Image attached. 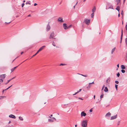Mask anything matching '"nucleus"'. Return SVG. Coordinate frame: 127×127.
<instances>
[{"label":"nucleus","mask_w":127,"mask_h":127,"mask_svg":"<svg viewBox=\"0 0 127 127\" xmlns=\"http://www.w3.org/2000/svg\"><path fill=\"white\" fill-rule=\"evenodd\" d=\"M117 66L118 67V68H119V64H118L117 65Z\"/></svg>","instance_id":"obj_55"},{"label":"nucleus","mask_w":127,"mask_h":127,"mask_svg":"<svg viewBox=\"0 0 127 127\" xmlns=\"http://www.w3.org/2000/svg\"><path fill=\"white\" fill-rule=\"evenodd\" d=\"M95 7H94V8L92 9V11L93 12V13H94L95 11Z\"/></svg>","instance_id":"obj_21"},{"label":"nucleus","mask_w":127,"mask_h":127,"mask_svg":"<svg viewBox=\"0 0 127 127\" xmlns=\"http://www.w3.org/2000/svg\"><path fill=\"white\" fill-rule=\"evenodd\" d=\"M25 5V4L24 3H23L22 5V7H23L24 6V5Z\"/></svg>","instance_id":"obj_42"},{"label":"nucleus","mask_w":127,"mask_h":127,"mask_svg":"<svg viewBox=\"0 0 127 127\" xmlns=\"http://www.w3.org/2000/svg\"><path fill=\"white\" fill-rule=\"evenodd\" d=\"M88 76L87 75H84V77H88Z\"/></svg>","instance_id":"obj_46"},{"label":"nucleus","mask_w":127,"mask_h":127,"mask_svg":"<svg viewBox=\"0 0 127 127\" xmlns=\"http://www.w3.org/2000/svg\"><path fill=\"white\" fill-rule=\"evenodd\" d=\"M5 97V96H0V99H1L3 98L4 97Z\"/></svg>","instance_id":"obj_26"},{"label":"nucleus","mask_w":127,"mask_h":127,"mask_svg":"<svg viewBox=\"0 0 127 127\" xmlns=\"http://www.w3.org/2000/svg\"><path fill=\"white\" fill-rule=\"evenodd\" d=\"M118 85L116 84L115 85V87L116 89V90H117V87H118Z\"/></svg>","instance_id":"obj_33"},{"label":"nucleus","mask_w":127,"mask_h":127,"mask_svg":"<svg viewBox=\"0 0 127 127\" xmlns=\"http://www.w3.org/2000/svg\"><path fill=\"white\" fill-rule=\"evenodd\" d=\"M121 35H123V30H122V31H121Z\"/></svg>","instance_id":"obj_53"},{"label":"nucleus","mask_w":127,"mask_h":127,"mask_svg":"<svg viewBox=\"0 0 127 127\" xmlns=\"http://www.w3.org/2000/svg\"><path fill=\"white\" fill-rule=\"evenodd\" d=\"M125 41L126 45L127 46V38H126Z\"/></svg>","instance_id":"obj_35"},{"label":"nucleus","mask_w":127,"mask_h":127,"mask_svg":"<svg viewBox=\"0 0 127 127\" xmlns=\"http://www.w3.org/2000/svg\"><path fill=\"white\" fill-rule=\"evenodd\" d=\"M45 47V46H43L42 47H41L39 49V50L37 51V53H38V52L41 51L43 50L44 48Z\"/></svg>","instance_id":"obj_6"},{"label":"nucleus","mask_w":127,"mask_h":127,"mask_svg":"<svg viewBox=\"0 0 127 127\" xmlns=\"http://www.w3.org/2000/svg\"><path fill=\"white\" fill-rule=\"evenodd\" d=\"M53 116V115H51L50 116H49V118H52V117H52V116Z\"/></svg>","instance_id":"obj_41"},{"label":"nucleus","mask_w":127,"mask_h":127,"mask_svg":"<svg viewBox=\"0 0 127 127\" xmlns=\"http://www.w3.org/2000/svg\"><path fill=\"white\" fill-rule=\"evenodd\" d=\"M118 16L119 17L120 16V14L119 13V14H118Z\"/></svg>","instance_id":"obj_56"},{"label":"nucleus","mask_w":127,"mask_h":127,"mask_svg":"<svg viewBox=\"0 0 127 127\" xmlns=\"http://www.w3.org/2000/svg\"><path fill=\"white\" fill-rule=\"evenodd\" d=\"M4 91H5V90H3V91H2V93H3L4 92Z\"/></svg>","instance_id":"obj_63"},{"label":"nucleus","mask_w":127,"mask_h":127,"mask_svg":"<svg viewBox=\"0 0 127 127\" xmlns=\"http://www.w3.org/2000/svg\"><path fill=\"white\" fill-rule=\"evenodd\" d=\"M115 83H116L117 84H118L119 82L118 81L116 80V81H115Z\"/></svg>","instance_id":"obj_38"},{"label":"nucleus","mask_w":127,"mask_h":127,"mask_svg":"<svg viewBox=\"0 0 127 127\" xmlns=\"http://www.w3.org/2000/svg\"><path fill=\"white\" fill-rule=\"evenodd\" d=\"M122 36H123V35H121V41H120L121 43V42H122Z\"/></svg>","instance_id":"obj_31"},{"label":"nucleus","mask_w":127,"mask_h":127,"mask_svg":"<svg viewBox=\"0 0 127 127\" xmlns=\"http://www.w3.org/2000/svg\"><path fill=\"white\" fill-rule=\"evenodd\" d=\"M52 45H53L54 46H55V44L54 43V41H53V42H52Z\"/></svg>","instance_id":"obj_36"},{"label":"nucleus","mask_w":127,"mask_h":127,"mask_svg":"<svg viewBox=\"0 0 127 127\" xmlns=\"http://www.w3.org/2000/svg\"><path fill=\"white\" fill-rule=\"evenodd\" d=\"M12 86V85H11L8 88H10V87H11V86Z\"/></svg>","instance_id":"obj_62"},{"label":"nucleus","mask_w":127,"mask_h":127,"mask_svg":"<svg viewBox=\"0 0 127 127\" xmlns=\"http://www.w3.org/2000/svg\"><path fill=\"white\" fill-rule=\"evenodd\" d=\"M12 80L11 79L9 80H8L7 81V82L5 83V85L7 84L10 81H11Z\"/></svg>","instance_id":"obj_24"},{"label":"nucleus","mask_w":127,"mask_h":127,"mask_svg":"<svg viewBox=\"0 0 127 127\" xmlns=\"http://www.w3.org/2000/svg\"><path fill=\"white\" fill-rule=\"evenodd\" d=\"M37 4V3H35L34 4V6H36Z\"/></svg>","instance_id":"obj_52"},{"label":"nucleus","mask_w":127,"mask_h":127,"mask_svg":"<svg viewBox=\"0 0 127 127\" xmlns=\"http://www.w3.org/2000/svg\"><path fill=\"white\" fill-rule=\"evenodd\" d=\"M9 117L10 118H14V119H15L16 118V117L15 116L12 115V114H10L9 116Z\"/></svg>","instance_id":"obj_12"},{"label":"nucleus","mask_w":127,"mask_h":127,"mask_svg":"<svg viewBox=\"0 0 127 127\" xmlns=\"http://www.w3.org/2000/svg\"><path fill=\"white\" fill-rule=\"evenodd\" d=\"M54 34L53 32H52L50 34V36L49 37V38L50 39L51 38H54Z\"/></svg>","instance_id":"obj_5"},{"label":"nucleus","mask_w":127,"mask_h":127,"mask_svg":"<svg viewBox=\"0 0 127 127\" xmlns=\"http://www.w3.org/2000/svg\"><path fill=\"white\" fill-rule=\"evenodd\" d=\"M121 68L122 69H124L125 68V67L124 65H121Z\"/></svg>","instance_id":"obj_17"},{"label":"nucleus","mask_w":127,"mask_h":127,"mask_svg":"<svg viewBox=\"0 0 127 127\" xmlns=\"http://www.w3.org/2000/svg\"><path fill=\"white\" fill-rule=\"evenodd\" d=\"M26 4H31V3L29 1H27L26 3Z\"/></svg>","instance_id":"obj_30"},{"label":"nucleus","mask_w":127,"mask_h":127,"mask_svg":"<svg viewBox=\"0 0 127 127\" xmlns=\"http://www.w3.org/2000/svg\"><path fill=\"white\" fill-rule=\"evenodd\" d=\"M19 119L21 121H23V118L21 117H19Z\"/></svg>","instance_id":"obj_22"},{"label":"nucleus","mask_w":127,"mask_h":127,"mask_svg":"<svg viewBox=\"0 0 127 127\" xmlns=\"http://www.w3.org/2000/svg\"><path fill=\"white\" fill-rule=\"evenodd\" d=\"M120 121H119L117 124V125H119L120 124Z\"/></svg>","instance_id":"obj_50"},{"label":"nucleus","mask_w":127,"mask_h":127,"mask_svg":"<svg viewBox=\"0 0 127 127\" xmlns=\"http://www.w3.org/2000/svg\"><path fill=\"white\" fill-rule=\"evenodd\" d=\"M111 115V114L110 112H108L105 115V116L107 117L110 116Z\"/></svg>","instance_id":"obj_13"},{"label":"nucleus","mask_w":127,"mask_h":127,"mask_svg":"<svg viewBox=\"0 0 127 127\" xmlns=\"http://www.w3.org/2000/svg\"><path fill=\"white\" fill-rule=\"evenodd\" d=\"M91 84H89V85L88 87H87V88L88 90H89L91 87Z\"/></svg>","instance_id":"obj_18"},{"label":"nucleus","mask_w":127,"mask_h":127,"mask_svg":"<svg viewBox=\"0 0 127 127\" xmlns=\"http://www.w3.org/2000/svg\"><path fill=\"white\" fill-rule=\"evenodd\" d=\"M78 99H80L82 100H83V99L82 98H81V97H79Z\"/></svg>","instance_id":"obj_45"},{"label":"nucleus","mask_w":127,"mask_h":127,"mask_svg":"<svg viewBox=\"0 0 127 127\" xmlns=\"http://www.w3.org/2000/svg\"><path fill=\"white\" fill-rule=\"evenodd\" d=\"M65 65V64H60V66H63V65Z\"/></svg>","instance_id":"obj_37"},{"label":"nucleus","mask_w":127,"mask_h":127,"mask_svg":"<svg viewBox=\"0 0 127 127\" xmlns=\"http://www.w3.org/2000/svg\"><path fill=\"white\" fill-rule=\"evenodd\" d=\"M17 67V66H16L15 67H14L13 68L11 69V72H13V71H14V70H15V69Z\"/></svg>","instance_id":"obj_14"},{"label":"nucleus","mask_w":127,"mask_h":127,"mask_svg":"<svg viewBox=\"0 0 127 127\" xmlns=\"http://www.w3.org/2000/svg\"><path fill=\"white\" fill-rule=\"evenodd\" d=\"M104 85L102 87V89L104 88Z\"/></svg>","instance_id":"obj_60"},{"label":"nucleus","mask_w":127,"mask_h":127,"mask_svg":"<svg viewBox=\"0 0 127 127\" xmlns=\"http://www.w3.org/2000/svg\"><path fill=\"white\" fill-rule=\"evenodd\" d=\"M51 29V27L49 25V23H48V24L47 25L46 28V30L48 32Z\"/></svg>","instance_id":"obj_4"},{"label":"nucleus","mask_w":127,"mask_h":127,"mask_svg":"<svg viewBox=\"0 0 127 127\" xmlns=\"http://www.w3.org/2000/svg\"><path fill=\"white\" fill-rule=\"evenodd\" d=\"M94 13H93L91 14V17L92 18H93L94 16Z\"/></svg>","instance_id":"obj_25"},{"label":"nucleus","mask_w":127,"mask_h":127,"mask_svg":"<svg viewBox=\"0 0 127 127\" xmlns=\"http://www.w3.org/2000/svg\"><path fill=\"white\" fill-rule=\"evenodd\" d=\"M23 53V52H21V55H22Z\"/></svg>","instance_id":"obj_57"},{"label":"nucleus","mask_w":127,"mask_h":127,"mask_svg":"<svg viewBox=\"0 0 127 127\" xmlns=\"http://www.w3.org/2000/svg\"><path fill=\"white\" fill-rule=\"evenodd\" d=\"M31 16V15L30 14H29L28 16V17H30Z\"/></svg>","instance_id":"obj_61"},{"label":"nucleus","mask_w":127,"mask_h":127,"mask_svg":"<svg viewBox=\"0 0 127 127\" xmlns=\"http://www.w3.org/2000/svg\"><path fill=\"white\" fill-rule=\"evenodd\" d=\"M95 95L94 96V99H95Z\"/></svg>","instance_id":"obj_58"},{"label":"nucleus","mask_w":127,"mask_h":127,"mask_svg":"<svg viewBox=\"0 0 127 127\" xmlns=\"http://www.w3.org/2000/svg\"><path fill=\"white\" fill-rule=\"evenodd\" d=\"M3 80L2 79H0V81L1 82H3Z\"/></svg>","instance_id":"obj_39"},{"label":"nucleus","mask_w":127,"mask_h":127,"mask_svg":"<svg viewBox=\"0 0 127 127\" xmlns=\"http://www.w3.org/2000/svg\"><path fill=\"white\" fill-rule=\"evenodd\" d=\"M117 76L118 77H119L120 75V74L119 72L117 74Z\"/></svg>","instance_id":"obj_29"},{"label":"nucleus","mask_w":127,"mask_h":127,"mask_svg":"<svg viewBox=\"0 0 127 127\" xmlns=\"http://www.w3.org/2000/svg\"><path fill=\"white\" fill-rule=\"evenodd\" d=\"M77 93H77V92H76L74 94H73V95H76V94H77Z\"/></svg>","instance_id":"obj_43"},{"label":"nucleus","mask_w":127,"mask_h":127,"mask_svg":"<svg viewBox=\"0 0 127 127\" xmlns=\"http://www.w3.org/2000/svg\"><path fill=\"white\" fill-rule=\"evenodd\" d=\"M78 74H79V75H80L83 76H84V75H83V74H79V73H78Z\"/></svg>","instance_id":"obj_44"},{"label":"nucleus","mask_w":127,"mask_h":127,"mask_svg":"<svg viewBox=\"0 0 127 127\" xmlns=\"http://www.w3.org/2000/svg\"><path fill=\"white\" fill-rule=\"evenodd\" d=\"M58 21L61 22H64V21L63 20V18L62 17H59L58 19Z\"/></svg>","instance_id":"obj_9"},{"label":"nucleus","mask_w":127,"mask_h":127,"mask_svg":"<svg viewBox=\"0 0 127 127\" xmlns=\"http://www.w3.org/2000/svg\"><path fill=\"white\" fill-rule=\"evenodd\" d=\"M121 72L123 73H124L125 72V71L124 70L122 69L121 70Z\"/></svg>","instance_id":"obj_32"},{"label":"nucleus","mask_w":127,"mask_h":127,"mask_svg":"<svg viewBox=\"0 0 127 127\" xmlns=\"http://www.w3.org/2000/svg\"><path fill=\"white\" fill-rule=\"evenodd\" d=\"M109 8L112 9H113V6L112 5H111L109 7V8H108L107 9L106 8V9H109Z\"/></svg>","instance_id":"obj_20"},{"label":"nucleus","mask_w":127,"mask_h":127,"mask_svg":"<svg viewBox=\"0 0 127 127\" xmlns=\"http://www.w3.org/2000/svg\"><path fill=\"white\" fill-rule=\"evenodd\" d=\"M121 14H122V15H123V11H122V12L121 13Z\"/></svg>","instance_id":"obj_48"},{"label":"nucleus","mask_w":127,"mask_h":127,"mask_svg":"<svg viewBox=\"0 0 127 127\" xmlns=\"http://www.w3.org/2000/svg\"><path fill=\"white\" fill-rule=\"evenodd\" d=\"M6 75L5 74H3L1 75L0 76V78H2L4 79Z\"/></svg>","instance_id":"obj_11"},{"label":"nucleus","mask_w":127,"mask_h":127,"mask_svg":"<svg viewBox=\"0 0 127 127\" xmlns=\"http://www.w3.org/2000/svg\"><path fill=\"white\" fill-rule=\"evenodd\" d=\"M109 79H108L107 80H106V82L107 83H108V80Z\"/></svg>","instance_id":"obj_47"},{"label":"nucleus","mask_w":127,"mask_h":127,"mask_svg":"<svg viewBox=\"0 0 127 127\" xmlns=\"http://www.w3.org/2000/svg\"><path fill=\"white\" fill-rule=\"evenodd\" d=\"M121 0H116V1L118 3H117V4H118L121 1Z\"/></svg>","instance_id":"obj_23"},{"label":"nucleus","mask_w":127,"mask_h":127,"mask_svg":"<svg viewBox=\"0 0 127 127\" xmlns=\"http://www.w3.org/2000/svg\"><path fill=\"white\" fill-rule=\"evenodd\" d=\"M15 78V77H13L12 78H11V80H12V79H13L14 78Z\"/></svg>","instance_id":"obj_64"},{"label":"nucleus","mask_w":127,"mask_h":127,"mask_svg":"<svg viewBox=\"0 0 127 127\" xmlns=\"http://www.w3.org/2000/svg\"><path fill=\"white\" fill-rule=\"evenodd\" d=\"M104 91L105 92H107L108 91V89L107 87H105Z\"/></svg>","instance_id":"obj_16"},{"label":"nucleus","mask_w":127,"mask_h":127,"mask_svg":"<svg viewBox=\"0 0 127 127\" xmlns=\"http://www.w3.org/2000/svg\"><path fill=\"white\" fill-rule=\"evenodd\" d=\"M38 53H37V52L33 56H32V57H33L34 56H35Z\"/></svg>","instance_id":"obj_34"},{"label":"nucleus","mask_w":127,"mask_h":127,"mask_svg":"<svg viewBox=\"0 0 127 127\" xmlns=\"http://www.w3.org/2000/svg\"><path fill=\"white\" fill-rule=\"evenodd\" d=\"M86 115V113H85L84 111L82 112L81 113V116H85Z\"/></svg>","instance_id":"obj_10"},{"label":"nucleus","mask_w":127,"mask_h":127,"mask_svg":"<svg viewBox=\"0 0 127 127\" xmlns=\"http://www.w3.org/2000/svg\"><path fill=\"white\" fill-rule=\"evenodd\" d=\"M71 26H72L71 25H69V26H68L67 27V29L70 28H71Z\"/></svg>","instance_id":"obj_28"},{"label":"nucleus","mask_w":127,"mask_h":127,"mask_svg":"<svg viewBox=\"0 0 127 127\" xmlns=\"http://www.w3.org/2000/svg\"><path fill=\"white\" fill-rule=\"evenodd\" d=\"M94 83V82H92V83H89V84H93Z\"/></svg>","instance_id":"obj_51"},{"label":"nucleus","mask_w":127,"mask_h":127,"mask_svg":"<svg viewBox=\"0 0 127 127\" xmlns=\"http://www.w3.org/2000/svg\"><path fill=\"white\" fill-rule=\"evenodd\" d=\"M116 9L117 10V11H118L119 12V10H120V7L119 6H118L115 9Z\"/></svg>","instance_id":"obj_15"},{"label":"nucleus","mask_w":127,"mask_h":127,"mask_svg":"<svg viewBox=\"0 0 127 127\" xmlns=\"http://www.w3.org/2000/svg\"><path fill=\"white\" fill-rule=\"evenodd\" d=\"M11 22H9V23H7V22H5V24H9V23H10Z\"/></svg>","instance_id":"obj_54"},{"label":"nucleus","mask_w":127,"mask_h":127,"mask_svg":"<svg viewBox=\"0 0 127 127\" xmlns=\"http://www.w3.org/2000/svg\"><path fill=\"white\" fill-rule=\"evenodd\" d=\"M87 120L83 121L82 122L81 124L82 127H86L87 126Z\"/></svg>","instance_id":"obj_1"},{"label":"nucleus","mask_w":127,"mask_h":127,"mask_svg":"<svg viewBox=\"0 0 127 127\" xmlns=\"http://www.w3.org/2000/svg\"><path fill=\"white\" fill-rule=\"evenodd\" d=\"M115 47H114V48L111 51V53L112 54H113V52L115 51Z\"/></svg>","instance_id":"obj_19"},{"label":"nucleus","mask_w":127,"mask_h":127,"mask_svg":"<svg viewBox=\"0 0 127 127\" xmlns=\"http://www.w3.org/2000/svg\"><path fill=\"white\" fill-rule=\"evenodd\" d=\"M90 111L91 112L92 111V109H91L90 110Z\"/></svg>","instance_id":"obj_49"},{"label":"nucleus","mask_w":127,"mask_h":127,"mask_svg":"<svg viewBox=\"0 0 127 127\" xmlns=\"http://www.w3.org/2000/svg\"><path fill=\"white\" fill-rule=\"evenodd\" d=\"M81 90V89H80L79 90V91H77V93H79V92H80Z\"/></svg>","instance_id":"obj_40"},{"label":"nucleus","mask_w":127,"mask_h":127,"mask_svg":"<svg viewBox=\"0 0 127 127\" xmlns=\"http://www.w3.org/2000/svg\"><path fill=\"white\" fill-rule=\"evenodd\" d=\"M8 89H9V88H7L6 89H5L4 90L5 91V90H7Z\"/></svg>","instance_id":"obj_59"},{"label":"nucleus","mask_w":127,"mask_h":127,"mask_svg":"<svg viewBox=\"0 0 127 127\" xmlns=\"http://www.w3.org/2000/svg\"><path fill=\"white\" fill-rule=\"evenodd\" d=\"M63 26L64 29L65 30H66L67 29V24L65 23H64L63 24Z\"/></svg>","instance_id":"obj_8"},{"label":"nucleus","mask_w":127,"mask_h":127,"mask_svg":"<svg viewBox=\"0 0 127 127\" xmlns=\"http://www.w3.org/2000/svg\"><path fill=\"white\" fill-rule=\"evenodd\" d=\"M48 120V122L50 123H52L54 121H56V119L54 117H52V118H49Z\"/></svg>","instance_id":"obj_2"},{"label":"nucleus","mask_w":127,"mask_h":127,"mask_svg":"<svg viewBox=\"0 0 127 127\" xmlns=\"http://www.w3.org/2000/svg\"><path fill=\"white\" fill-rule=\"evenodd\" d=\"M117 116V115L116 114L115 115L112 116L111 117V120H112L115 119L116 118Z\"/></svg>","instance_id":"obj_7"},{"label":"nucleus","mask_w":127,"mask_h":127,"mask_svg":"<svg viewBox=\"0 0 127 127\" xmlns=\"http://www.w3.org/2000/svg\"><path fill=\"white\" fill-rule=\"evenodd\" d=\"M103 94H101L100 96V98L101 99L103 97Z\"/></svg>","instance_id":"obj_27"},{"label":"nucleus","mask_w":127,"mask_h":127,"mask_svg":"<svg viewBox=\"0 0 127 127\" xmlns=\"http://www.w3.org/2000/svg\"><path fill=\"white\" fill-rule=\"evenodd\" d=\"M90 19H85L84 22H85L86 24L88 25L90 24Z\"/></svg>","instance_id":"obj_3"}]
</instances>
